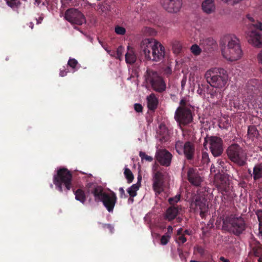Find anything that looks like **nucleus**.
Instances as JSON below:
<instances>
[{
    "mask_svg": "<svg viewBox=\"0 0 262 262\" xmlns=\"http://www.w3.org/2000/svg\"><path fill=\"white\" fill-rule=\"evenodd\" d=\"M205 78L210 86L221 89L224 88L228 80L227 71L222 68H211L206 71Z\"/></svg>",
    "mask_w": 262,
    "mask_h": 262,
    "instance_id": "obj_1",
    "label": "nucleus"
},
{
    "mask_svg": "<svg viewBox=\"0 0 262 262\" xmlns=\"http://www.w3.org/2000/svg\"><path fill=\"white\" fill-rule=\"evenodd\" d=\"M226 40L228 42L227 46L222 49L224 57L231 61L239 59L243 52L239 39L234 35H229L226 37Z\"/></svg>",
    "mask_w": 262,
    "mask_h": 262,
    "instance_id": "obj_2",
    "label": "nucleus"
},
{
    "mask_svg": "<svg viewBox=\"0 0 262 262\" xmlns=\"http://www.w3.org/2000/svg\"><path fill=\"white\" fill-rule=\"evenodd\" d=\"M222 229L236 236H239L246 229V223L241 216L231 214L223 218Z\"/></svg>",
    "mask_w": 262,
    "mask_h": 262,
    "instance_id": "obj_3",
    "label": "nucleus"
},
{
    "mask_svg": "<svg viewBox=\"0 0 262 262\" xmlns=\"http://www.w3.org/2000/svg\"><path fill=\"white\" fill-rule=\"evenodd\" d=\"M193 107L186 100L183 98L180 102V106L174 114V119L180 125H186L193 120L192 111Z\"/></svg>",
    "mask_w": 262,
    "mask_h": 262,
    "instance_id": "obj_4",
    "label": "nucleus"
},
{
    "mask_svg": "<svg viewBox=\"0 0 262 262\" xmlns=\"http://www.w3.org/2000/svg\"><path fill=\"white\" fill-rule=\"evenodd\" d=\"M72 179L71 172L66 168H61L57 170V174L54 176L53 183L59 191H63L62 185L68 191L72 187Z\"/></svg>",
    "mask_w": 262,
    "mask_h": 262,
    "instance_id": "obj_5",
    "label": "nucleus"
},
{
    "mask_svg": "<svg viewBox=\"0 0 262 262\" xmlns=\"http://www.w3.org/2000/svg\"><path fill=\"white\" fill-rule=\"evenodd\" d=\"M247 18L253 27V29L248 34V42L254 46L261 47L262 46V23L258 21H255L254 18L250 15H247Z\"/></svg>",
    "mask_w": 262,
    "mask_h": 262,
    "instance_id": "obj_6",
    "label": "nucleus"
},
{
    "mask_svg": "<svg viewBox=\"0 0 262 262\" xmlns=\"http://www.w3.org/2000/svg\"><path fill=\"white\" fill-rule=\"evenodd\" d=\"M228 158L239 166H244L246 162V153L242 147L237 143H233L227 149Z\"/></svg>",
    "mask_w": 262,
    "mask_h": 262,
    "instance_id": "obj_7",
    "label": "nucleus"
},
{
    "mask_svg": "<svg viewBox=\"0 0 262 262\" xmlns=\"http://www.w3.org/2000/svg\"><path fill=\"white\" fill-rule=\"evenodd\" d=\"M145 76L146 81L150 84L152 89L155 91L160 93L165 91L166 89L165 81L157 72L147 69Z\"/></svg>",
    "mask_w": 262,
    "mask_h": 262,
    "instance_id": "obj_8",
    "label": "nucleus"
},
{
    "mask_svg": "<svg viewBox=\"0 0 262 262\" xmlns=\"http://www.w3.org/2000/svg\"><path fill=\"white\" fill-rule=\"evenodd\" d=\"M208 143L209 145L210 151L214 157L220 156L223 152V141L222 139L217 136H207L205 138L204 146Z\"/></svg>",
    "mask_w": 262,
    "mask_h": 262,
    "instance_id": "obj_9",
    "label": "nucleus"
},
{
    "mask_svg": "<svg viewBox=\"0 0 262 262\" xmlns=\"http://www.w3.org/2000/svg\"><path fill=\"white\" fill-rule=\"evenodd\" d=\"M175 148L179 155L184 154L187 160L193 159L195 152V146L193 142L188 141L184 143L183 141L178 140L176 142Z\"/></svg>",
    "mask_w": 262,
    "mask_h": 262,
    "instance_id": "obj_10",
    "label": "nucleus"
},
{
    "mask_svg": "<svg viewBox=\"0 0 262 262\" xmlns=\"http://www.w3.org/2000/svg\"><path fill=\"white\" fill-rule=\"evenodd\" d=\"M166 173L160 170L155 171L152 174V189L158 195L162 192L165 186Z\"/></svg>",
    "mask_w": 262,
    "mask_h": 262,
    "instance_id": "obj_11",
    "label": "nucleus"
},
{
    "mask_svg": "<svg viewBox=\"0 0 262 262\" xmlns=\"http://www.w3.org/2000/svg\"><path fill=\"white\" fill-rule=\"evenodd\" d=\"M64 18L72 25L80 26L86 21L84 15L74 8L69 9L66 11Z\"/></svg>",
    "mask_w": 262,
    "mask_h": 262,
    "instance_id": "obj_12",
    "label": "nucleus"
},
{
    "mask_svg": "<svg viewBox=\"0 0 262 262\" xmlns=\"http://www.w3.org/2000/svg\"><path fill=\"white\" fill-rule=\"evenodd\" d=\"M161 46V43L152 38H145L141 43V50L144 54L145 59H150V55L156 47Z\"/></svg>",
    "mask_w": 262,
    "mask_h": 262,
    "instance_id": "obj_13",
    "label": "nucleus"
},
{
    "mask_svg": "<svg viewBox=\"0 0 262 262\" xmlns=\"http://www.w3.org/2000/svg\"><path fill=\"white\" fill-rule=\"evenodd\" d=\"M161 46V43L152 38H145L141 43V50L144 54L145 59H150V55L156 47Z\"/></svg>",
    "mask_w": 262,
    "mask_h": 262,
    "instance_id": "obj_14",
    "label": "nucleus"
},
{
    "mask_svg": "<svg viewBox=\"0 0 262 262\" xmlns=\"http://www.w3.org/2000/svg\"><path fill=\"white\" fill-rule=\"evenodd\" d=\"M117 200L116 194L114 191L111 190L110 193L106 192L103 196V199L101 202L109 212H112Z\"/></svg>",
    "mask_w": 262,
    "mask_h": 262,
    "instance_id": "obj_15",
    "label": "nucleus"
},
{
    "mask_svg": "<svg viewBox=\"0 0 262 262\" xmlns=\"http://www.w3.org/2000/svg\"><path fill=\"white\" fill-rule=\"evenodd\" d=\"M161 4L164 9L170 13L178 12L182 5V0H162Z\"/></svg>",
    "mask_w": 262,
    "mask_h": 262,
    "instance_id": "obj_16",
    "label": "nucleus"
},
{
    "mask_svg": "<svg viewBox=\"0 0 262 262\" xmlns=\"http://www.w3.org/2000/svg\"><path fill=\"white\" fill-rule=\"evenodd\" d=\"M172 155L166 149L159 150L156 154L157 161L162 166L168 167L170 165Z\"/></svg>",
    "mask_w": 262,
    "mask_h": 262,
    "instance_id": "obj_17",
    "label": "nucleus"
},
{
    "mask_svg": "<svg viewBox=\"0 0 262 262\" xmlns=\"http://www.w3.org/2000/svg\"><path fill=\"white\" fill-rule=\"evenodd\" d=\"M191 206L192 208L195 207L196 209H199L200 210V214L203 217L208 209L207 200L205 198L197 196L195 201L191 203Z\"/></svg>",
    "mask_w": 262,
    "mask_h": 262,
    "instance_id": "obj_18",
    "label": "nucleus"
},
{
    "mask_svg": "<svg viewBox=\"0 0 262 262\" xmlns=\"http://www.w3.org/2000/svg\"><path fill=\"white\" fill-rule=\"evenodd\" d=\"M216 185L221 191L227 192L229 190V180L225 175H220L215 179Z\"/></svg>",
    "mask_w": 262,
    "mask_h": 262,
    "instance_id": "obj_19",
    "label": "nucleus"
},
{
    "mask_svg": "<svg viewBox=\"0 0 262 262\" xmlns=\"http://www.w3.org/2000/svg\"><path fill=\"white\" fill-rule=\"evenodd\" d=\"M187 177L189 182L196 186H200L203 181L197 170L193 168H189L187 172Z\"/></svg>",
    "mask_w": 262,
    "mask_h": 262,
    "instance_id": "obj_20",
    "label": "nucleus"
},
{
    "mask_svg": "<svg viewBox=\"0 0 262 262\" xmlns=\"http://www.w3.org/2000/svg\"><path fill=\"white\" fill-rule=\"evenodd\" d=\"M165 56V48L161 43V46L156 47L150 55V59L147 60H152L155 62H158L162 60Z\"/></svg>",
    "mask_w": 262,
    "mask_h": 262,
    "instance_id": "obj_21",
    "label": "nucleus"
},
{
    "mask_svg": "<svg viewBox=\"0 0 262 262\" xmlns=\"http://www.w3.org/2000/svg\"><path fill=\"white\" fill-rule=\"evenodd\" d=\"M158 138L162 143L168 141L169 139V131L165 125L161 124L158 131Z\"/></svg>",
    "mask_w": 262,
    "mask_h": 262,
    "instance_id": "obj_22",
    "label": "nucleus"
},
{
    "mask_svg": "<svg viewBox=\"0 0 262 262\" xmlns=\"http://www.w3.org/2000/svg\"><path fill=\"white\" fill-rule=\"evenodd\" d=\"M215 8L214 0H204L202 3V10L207 14L214 12Z\"/></svg>",
    "mask_w": 262,
    "mask_h": 262,
    "instance_id": "obj_23",
    "label": "nucleus"
},
{
    "mask_svg": "<svg viewBox=\"0 0 262 262\" xmlns=\"http://www.w3.org/2000/svg\"><path fill=\"white\" fill-rule=\"evenodd\" d=\"M179 212L178 207L172 206L169 207L164 214V218L168 221H171L174 219Z\"/></svg>",
    "mask_w": 262,
    "mask_h": 262,
    "instance_id": "obj_24",
    "label": "nucleus"
},
{
    "mask_svg": "<svg viewBox=\"0 0 262 262\" xmlns=\"http://www.w3.org/2000/svg\"><path fill=\"white\" fill-rule=\"evenodd\" d=\"M106 192H104L102 187L99 186H95L91 191L95 198V201L96 202H99L103 199V196L105 194Z\"/></svg>",
    "mask_w": 262,
    "mask_h": 262,
    "instance_id": "obj_25",
    "label": "nucleus"
},
{
    "mask_svg": "<svg viewBox=\"0 0 262 262\" xmlns=\"http://www.w3.org/2000/svg\"><path fill=\"white\" fill-rule=\"evenodd\" d=\"M147 106L149 110L154 111L157 107L158 100L154 94H151L147 97Z\"/></svg>",
    "mask_w": 262,
    "mask_h": 262,
    "instance_id": "obj_26",
    "label": "nucleus"
},
{
    "mask_svg": "<svg viewBox=\"0 0 262 262\" xmlns=\"http://www.w3.org/2000/svg\"><path fill=\"white\" fill-rule=\"evenodd\" d=\"M125 61L128 64L134 63L137 59V56L134 50L132 48H130L129 46L127 47V52L125 55Z\"/></svg>",
    "mask_w": 262,
    "mask_h": 262,
    "instance_id": "obj_27",
    "label": "nucleus"
},
{
    "mask_svg": "<svg viewBox=\"0 0 262 262\" xmlns=\"http://www.w3.org/2000/svg\"><path fill=\"white\" fill-rule=\"evenodd\" d=\"M253 177L254 181L262 178V163L255 165L253 169Z\"/></svg>",
    "mask_w": 262,
    "mask_h": 262,
    "instance_id": "obj_28",
    "label": "nucleus"
},
{
    "mask_svg": "<svg viewBox=\"0 0 262 262\" xmlns=\"http://www.w3.org/2000/svg\"><path fill=\"white\" fill-rule=\"evenodd\" d=\"M208 94L210 95V98L215 99L217 101L222 100L223 97V93L220 90H217L213 88L208 90Z\"/></svg>",
    "mask_w": 262,
    "mask_h": 262,
    "instance_id": "obj_29",
    "label": "nucleus"
},
{
    "mask_svg": "<svg viewBox=\"0 0 262 262\" xmlns=\"http://www.w3.org/2000/svg\"><path fill=\"white\" fill-rule=\"evenodd\" d=\"M252 250L250 252L253 253L256 257H258V258L262 257V247L259 242H256L255 245H251Z\"/></svg>",
    "mask_w": 262,
    "mask_h": 262,
    "instance_id": "obj_30",
    "label": "nucleus"
},
{
    "mask_svg": "<svg viewBox=\"0 0 262 262\" xmlns=\"http://www.w3.org/2000/svg\"><path fill=\"white\" fill-rule=\"evenodd\" d=\"M74 192L76 200L84 204L86 201V196L84 191L81 189H78Z\"/></svg>",
    "mask_w": 262,
    "mask_h": 262,
    "instance_id": "obj_31",
    "label": "nucleus"
},
{
    "mask_svg": "<svg viewBox=\"0 0 262 262\" xmlns=\"http://www.w3.org/2000/svg\"><path fill=\"white\" fill-rule=\"evenodd\" d=\"M248 136L250 139L257 138L259 136V132L254 125H251L248 128Z\"/></svg>",
    "mask_w": 262,
    "mask_h": 262,
    "instance_id": "obj_32",
    "label": "nucleus"
},
{
    "mask_svg": "<svg viewBox=\"0 0 262 262\" xmlns=\"http://www.w3.org/2000/svg\"><path fill=\"white\" fill-rule=\"evenodd\" d=\"M177 237L176 238L177 243L180 245L185 243L187 241V238L183 233V228H180L177 230Z\"/></svg>",
    "mask_w": 262,
    "mask_h": 262,
    "instance_id": "obj_33",
    "label": "nucleus"
},
{
    "mask_svg": "<svg viewBox=\"0 0 262 262\" xmlns=\"http://www.w3.org/2000/svg\"><path fill=\"white\" fill-rule=\"evenodd\" d=\"M200 44L208 48L209 47L214 46L215 44V41L212 37H209L201 39Z\"/></svg>",
    "mask_w": 262,
    "mask_h": 262,
    "instance_id": "obj_34",
    "label": "nucleus"
},
{
    "mask_svg": "<svg viewBox=\"0 0 262 262\" xmlns=\"http://www.w3.org/2000/svg\"><path fill=\"white\" fill-rule=\"evenodd\" d=\"M140 184H135L127 189V192L130 197H135L137 195V191L139 189Z\"/></svg>",
    "mask_w": 262,
    "mask_h": 262,
    "instance_id": "obj_35",
    "label": "nucleus"
},
{
    "mask_svg": "<svg viewBox=\"0 0 262 262\" xmlns=\"http://www.w3.org/2000/svg\"><path fill=\"white\" fill-rule=\"evenodd\" d=\"M256 214L259 222V236L262 240V210H257Z\"/></svg>",
    "mask_w": 262,
    "mask_h": 262,
    "instance_id": "obj_36",
    "label": "nucleus"
},
{
    "mask_svg": "<svg viewBox=\"0 0 262 262\" xmlns=\"http://www.w3.org/2000/svg\"><path fill=\"white\" fill-rule=\"evenodd\" d=\"M209 162H210V159L209 158L208 153L205 151H202L201 163H199L198 165L199 166H200L201 165H204L205 164L207 165Z\"/></svg>",
    "mask_w": 262,
    "mask_h": 262,
    "instance_id": "obj_37",
    "label": "nucleus"
},
{
    "mask_svg": "<svg viewBox=\"0 0 262 262\" xmlns=\"http://www.w3.org/2000/svg\"><path fill=\"white\" fill-rule=\"evenodd\" d=\"M7 5L13 9L18 8L20 5L19 0H5Z\"/></svg>",
    "mask_w": 262,
    "mask_h": 262,
    "instance_id": "obj_38",
    "label": "nucleus"
},
{
    "mask_svg": "<svg viewBox=\"0 0 262 262\" xmlns=\"http://www.w3.org/2000/svg\"><path fill=\"white\" fill-rule=\"evenodd\" d=\"M124 174L125 178L127 179V183H132L134 180V177L131 170L128 168H125L124 169Z\"/></svg>",
    "mask_w": 262,
    "mask_h": 262,
    "instance_id": "obj_39",
    "label": "nucleus"
},
{
    "mask_svg": "<svg viewBox=\"0 0 262 262\" xmlns=\"http://www.w3.org/2000/svg\"><path fill=\"white\" fill-rule=\"evenodd\" d=\"M172 49L174 53L177 54L179 53L182 49V46L181 43L178 41H174L172 43Z\"/></svg>",
    "mask_w": 262,
    "mask_h": 262,
    "instance_id": "obj_40",
    "label": "nucleus"
},
{
    "mask_svg": "<svg viewBox=\"0 0 262 262\" xmlns=\"http://www.w3.org/2000/svg\"><path fill=\"white\" fill-rule=\"evenodd\" d=\"M78 64V62L77 60L75 58H70L68 62V65L72 68L73 69L75 70L76 66Z\"/></svg>",
    "mask_w": 262,
    "mask_h": 262,
    "instance_id": "obj_41",
    "label": "nucleus"
},
{
    "mask_svg": "<svg viewBox=\"0 0 262 262\" xmlns=\"http://www.w3.org/2000/svg\"><path fill=\"white\" fill-rule=\"evenodd\" d=\"M123 50H124V48L122 46H120L118 47V48L117 49V50H116V58L117 59H118L120 60H121L122 59V53H123Z\"/></svg>",
    "mask_w": 262,
    "mask_h": 262,
    "instance_id": "obj_42",
    "label": "nucleus"
},
{
    "mask_svg": "<svg viewBox=\"0 0 262 262\" xmlns=\"http://www.w3.org/2000/svg\"><path fill=\"white\" fill-rule=\"evenodd\" d=\"M115 32L118 35H124L126 32V30L124 27L117 25L115 27Z\"/></svg>",
    "mask_w": 262,
    "mask_h": 262,
    "instance_id": "obj_43",
    "label": "nucleus"
},
{
    "mask_svg": "<svg viewBox=\"0 0 262 262\" xmlns=\"http://www.w3.org/2000/svg\"><path fill=\"white\" fill-rule=\"evenodd\" d=\"M191 52L195 55H198L201 53V50L196 45H193L191 47Z\"/></svg>",
    "mask_w": 262,
    "mask_h": 262,
    "instance_id": "obj_44",
    "label": "nucleus"
},
{
    "mask_svg": "<svg viewBox=\"0 0 262 262\" xmlns=\"http://www.w3.org/2000/svg\"><path fill=\"white\" fill-rule=\"evenodd\" d=\"M170 238V236H169V235H168L166 234H164L161 236L160 239L161 244L162 245H166L168 243Z\"/></svg>",
    "mask_w": 262,
    "mask_h": 262,
    "instance_id": "obj_45",
    "label": "nucleus"
},
{
    "mask_svg": "<svg viewBox=\"0 0 262 262\" xmlns=\"http://www.w3.org/2000/svg\"><path fill=\"white\" fill-rule=\"evenodd\" d=\"M180 200V195H177L174 197L170 198L168 199V202L171 205L178 202Z\"/></svg>",
    "mask_w": 262,
    "mask_h": 262,
    "instance_id": "obj_46",
    "label": "nucleus"
},
{
    "mask_svg": "<svg viewBox=\"0 0 262 262\" xmlns=\"http://www.w3.org/2000/svg\"><path fill=\"white\" fill-rule=\"evenodd\" d=\"M134 109L138 113H141L143 111V106L141 104L135 103L134 104Z\"/></svg>",
    "mask_w": 262,
    "mask_h": 262,
    "instance_id": "obj_47",
    "label": "nucleus"
},
{
    "mask_svg": "<svg viewBox=\"0 0 262 262\" xmlns=\"http://www.w3.org/2000/svg\"><path fill=\"white\" fill-rule=\"evenodd\" d=\"M119 196H120V198L123 199V198H127V196L125 194V191H124L123 188L120 187L119 189Z\"/></svg>",
    "mask_w": 262,
    "mask_h": 262,
    "instance_id": "obj_48",
    "label": "nucleus"
},
{
    "mask_svg": "<svg viewBox=\"0 0 262 262\" xmlns=\"http://www.w3.org/2000/svg\"><path fill=\"white\" fill-rule=\"evenodd\" d=\"M195 250L198 253H199L201 255H203L205 253V250L201 246H198L194 248Z\"/></svg>",
    "mask_w": 262,
    "mask_h": 262,
    "instance_id": "obj_49",
    "label": "nucleus"
},
{
    "mask_svg": "<svg viewBox=\"0 0 262 262\" xmlns=\"http://www.w3.org/2000/svg\"><path fill=\"white\" fill-rule=\"evenodd\" d=\"M68 73V71L64 67H63V69H61L60 70L59 75L61 77H64L67 75Z\"/></svg>",
    "mask_w": 262,
    "mask_h": 262,
    "instance_id": "obj_50",
    "label": "nucleus"
},
{
    "mask_svg": "<svg viewBox=\"0 0 262 262\" xmlns=\"http://www.w3.org/2000/svg\"><path fill=\"white\" fill-rule=\"evenodd\" d=\"M145 31L149 33L151 35H154L156 34V31L154 29L151 28H146Z\"/></svg>",
    "mask_w": 262,
    "mask_h": 262,
    "instance_id": "obj_51",
    "label": "nucleus"
},
{
    "mask_svg": "<svg viewBox=\"0 0 262 262\" xmlns=\"http://www.w3.org/2000/svg\"><path fill=\"white\" fill-rule=\"evenodd\" d=\"M172 231H173V228H172V226H168L167 227V231L165 234L168 235H169V236L171 237V235L172 233Z\"/></svg>",
    "mask_w": 262,
    "mask_h": 262,
    "instance_id": "obj_52",
    "label": "nucleus"
},
{
    "mask_svg": "<svg viewBox=\"0 0 262 262\" xmlns=\"http://www.w3.org/2000/svg\"><path fill=\"white\" fill-rule=\"evenodd\" d=\"M103 228H107L108 229H109V230L111 232H113V230L114 229V228L111 225V224H104L103 225Z\"/></svg>",
    "mask_w": 262,
    "mask_h": 262,
    "instance_id": "obj_53",
    "label": "nucleus"
},
{
    "mask_svg": "<svg viewBox=\"0 0 262 262\" xmlns=\"http://www.w3.org/2000/svg\"><path fill=\"white\" fill-rule=\"evenodd\" d=\"M257 58L258 62L262 65V50L258 54Z\"/></svg>",
    "mask_w": 262,
    "mask_h": 262,
    "instance_id": "obj_54",
    "label": "nucleus"
},
{
    "mask_svg": "<svg viewBox=\"0 0 262 262\" xmlns=\"http://www.w3.org/2000/svg\"><path fill=\"white\" fill-rule=\"evenodd\" d=\"M43 19V16L42 14L41 16H40L38 17V18H36V24L38 25L41 24Z\"/></svg>",
    "mask_w": 262,
    "mask_h": 262,
    "instance_id": "obj_55",
    "label": "nucleus"
},
{
    "mask_svg": "<svg viewBox=\"0 0 262 262\" xmlns=\"http://www.w3.org/2000/svg\"><path fill=\"white\" fill-rule=\"evenodd\" d=\"M144 159H145L146 161H149V162H151L153 160V158L152 157L148 156L147 155Z\"/></svg>",
    "mask_w": 262,
    "mask_h": 262,
    "instance_id": "obj_56",
    "label": "nucleus"
},
{
    "mask_svg": "<svg viewBox=\"0 0 262 262\" xmlns=\"http://www.w3.org/2000/svg\"><path fill=\"white\" fill-rule=\"evenodd\" d=\"M183 233L184 235L186 234V235H190L192 234V231L191 230L186 229L184 231H183Z\"/></svg>",
    "mask_w": 262,
    "mask_h": 262,
    "instance_id": "obj_57",
    "label": "nucleus"
},
{
    "mask_svg": "<svg viewBox=\"0 0 262 262\" xmlns=\"http://www.w3.org/2000/svg\"><path fill=\"white\" fill-rule=\"evenodd\" d=\"M139 156L141 157V158L143 160L144 159V158L146 156V154L144 152L140 151L139 153Z\"/></svg>",
    "mask_w": 262,
    "mask_h": 262,
    "instance_id": "obj_58",
    "label": "nucleus"
},
{
    "mask_svg": "<svg viewBox=\"0 0 262 262\" xmlns=\"http://www.w3.org/2000/svg\"><path fill=\"white\" fill-rule=\"evenodd\" d=\"M220 260L223 262H230V260L228 259L225 258L223 256H221L220 258Z\"/></svg>",
    "mask_w": 262,
    "mask_h": 262,
    "instance_id": "obj_59",
    "label": "nucleus"
},
{
    "mask_svg": "<svg viewBox=\"0 0 262 262\" xmlns=\"http://www.w3.org/2000/svg\"><path fill=\"white\" fill-rule=\"evenodd\" d=\"M259 203L262 205V190H260V193H259Z\"/></svg>",
    "mask_w": 262,
    "mask_h": 262,
    "instance_id": "obj_60",
    "label": "nucleus"
},
{
    "mask_svg": "<svg viewBox=\"0 0 262 262\" xmlns=\"http://www.w3.org/2000/svg\"><path fill=\"white\" fill-rule=\"evenodd\" d=\"M142 177L141 175H139L138 177V182L136 184H138L140 185L141 180Z\"/></svg>",
    "mask_w": 262,
    "mask_h": 262,
    "instance_id": "obj_61",
    "label": "nucleus"
},
{
    "mask_svg": "<svg viewBox=\"0 0 262 262\" xmlns=\"http://www.w3.org/2000/svg\"><path fill=\"white\" fill-rule=\"evenodd\" d=\"M134 197H130L128 199V202H130L131 203H133L134 202Z\"/></svg>",
    "mask_w": 262,
    "mask_h": 262,
    "instance_id": "obj_62",
    "label": "nucleus"
},
{
    "mask_svg": "<svg viewBox=\"0 0 262 262\" xmlns=\"http://www.w3.org/2000/svg\"><path fill=\"white\" fill-rule=\"evenodd\" d=\"M35 3L37 4V5H39L41 2V0H35Z\"/></svg>",
    "mask_w": 262,
    "mask_h": 262,
    "instance_id": "obj_63",
    "label": "nucleus"
},
{
    "mask_svg": "<svg viewBox=\"0 0 262 262\" xmlns=\"http://www.w3.org/2000/svg\"><path fill=\"white\" fill-rule=\"evenodd\" d=\"M217 163H219V164H220V165H221L222 166H223L222 164H224V162L222 161L221 160H218Z\"/></svg>",
    "mask_w": 262,
    "mask_h": 262,
    "instance_id": "obj_64",
    "label": "nucleus"
}]
</instances>
